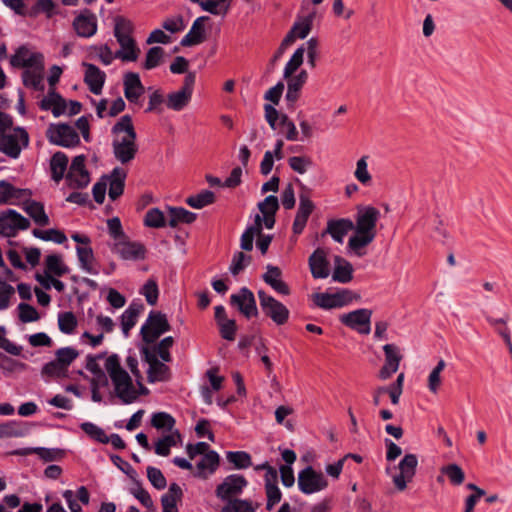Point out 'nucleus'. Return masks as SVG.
I'll use <instances>...</instances> for the list:
<instances>
[{
    "instance_id": "obj_1",
    "label": "nucleus",
    "mask_w": 512,
    "mask_h": 512,
    "mask_svg": "<svg viewBox=\"0 0 512 512\" xmlns=\"http://www.w3.org/2000/svg\"><path fill=\"white\" fill-rule=\"evenodd\" d=\"M380 218V211L371 205L357 206L354 223V235L348 240V249L353 251L358 257H362L365 252L362 250L371 244L377 235V222Z\"/></svg>"
},
{
    "instance_id": "obj_2",
    "label": "nucleus",
    "mask_w": 512,
    "mask_h": 512,
    "mask_svg": "<svg viewBox=\"0 0 512 512\" xmlns=\"http://www.w3.org/2000/svg\"><path fill=\"white\" fill-rule=\"evenodd\" d=\"M105 368L115 386V393L124 404H131L136 401L135 395H128L127 390L132 389V378L128 372L122 368L120 358L117 354H111L107 357Z\"/></svg>"
},
{
    "instance_id": "obj_3",
    "label": "nucleus",
    "mask_w": 512,
    "mask_h": 512,
    "mask_svg": "<svg viewBox=\"0 0 512 512\" xmlns=\"http://www.w3.org/2000/svg\"><path fill=\"white\" fill-rule=\"evenodd\" d=\"M170 330L171 325L166 314L152 310L140 329V335L144 343L153 344L161 335Z\"/></svg>"
},
{
    "instance_id": "obj_4",
    "label": "nucleus",
    "mask_w": 512,
    "mask_h": 512,
    "mask_svg": "<svg viewBox=\"0 0 512 512\" xmlns=\"http://www.w3.org/2000/svg\"><path fill=\"white\" fill-rule=\"evenodd\" d=\"M257 295L261 310L266 317L278 326L288 322L290 311L282 302L267 294L263 289L258 290Z\"/></svg>"
},
{
    "instance_id": "obj_5",
    "label": "nucleus",
    "mask_w": 512,
    "mask_h": 512,
    "mask_svg": "<svg viewBox=\"0 0 512 512\" xmlns=\"http://www.w3.org/2000/svg\"><path fill=\"white\" fill-rule=\"evenodd\" d=\"M14 134L2 133L0 129V151L10 158L17 159L22 147L29 145V134L25 128L17 126L13 128Z\"/></svg>"
},
{
    "instance_id": "obj_6",
    "label": "nucleus",
    "mask_w": 512,
    "mask_h": 512,
    "mask_svg": "<svg viewBox=\"0 0 512 512\" xmlns=\"http://www.w3.org/2000/svg\"><path fill=\"white\" fill-rule=\"evenodd\" d=\"M46 137L48 141L64 148H71L80 144V137L77 131L68 123L50 124Z\"/></svg>"
},
{
    "instance_id": "obj_7",
    "label": "nucleus",
    "mask_w": 512,
    "mask_h": 512,
    "mask_svg": "<svg viewBox=\"0 0 512 512\" xmlns=\"http://www.w3.org/2000/svg\"><path fill=\"white\" fill-rule=\"evenodd\" d=\"M247 486L248 480L243 475L230 474L216 486L215 496L225 503L239 498Z\"/></svg>"
},
{
    "instance_id": "obj_8",
    "label": "nucleus",
    "mask_w": 512,
    "mask_h": 512,
    "mask_svg": "<svg viewBox=\"0 0 512 512\" xmlns=\"http://www.w3.org/2000/svg\"><path fill=\"white\" fill-rule=\"evenodd\" d=\"M354 299H360V295L346 288L341 289L333 294L324 292L315 293L313 295L314 304L317 307L325 310L344 307L351 303Z\"/></svg>"
},
{
    "instance_id": "obj_9",
    "label": "nucleus",
    "mask_w": 512,
    "mask_h": 512,
    "mask_svg": "<svg viewBox=\"0 0 512 512\" xmlns=\"http://www.w3.org/2000/svg\"><path fill=\"white\" fill-rule=\"evenodd\" d=\"M196 81V73L189 71L183 81L182 87L167 95L166 106L174 111H182L191 101Z\"/></svg>"
},
{
    "instance_id": "obj_10",
    "label": "nucleus",
    "mask_w": 512,
    "mask_h": 512,
    "mask_svg": "<svg viewBox=\"0 0 512 512\" xmlns=\"http://www.w3.org/2000/svg\"><path fill=\"white\" fill-rule=\"evenodd\" d=\"M299 490L310 495L322 491L328 487V480L322 472L316 471L312 466H306L298 473Z\"/></svg>"
},
{
    "instance_id": "obj_11",
    "label": "nucleus",
    "mask_w": 512,
    "mask_h": 512,
    "mask_svg": "<svg viewBox=\"0 0 512 512\" xmlns=\"http://www.w3.org/2000/svg\"><path fill=\"white\" fill-rule=\"evenodd\" d=\"M296 182L299 184L302 192L299 195V207L293 221L292 230L294 234L299 235L304 231L315 205L309 198L310 190L299 179H296Z\"/></svg>"
},
{
    "instance_id": "obj_12",
    "label": "nucleus",
    "mask_w": 512,
    "mask_h": 512,
    "mask_svg": "<svg viewBox=\"0 0 512 512\" xmlns=\"http://www.w3.org/2000/svg\"><path fill=\"white\" fill-rule=\"evenodd\" d=\"M29 227V219L14 209H7L0 213V235L15 237L17 230H27Z\"/></svg>"
},
{
    "instance_id": "obj_13",
    "label": "nucleus",
    "mask_w": 512,
    "mask_h": 512,
    "mask_svg": "<svg viewBox=\"0 0 512 512\" xmlns=\"http://www.w3.org/2000/svg\"><path fill=\"white\" fill-rule=\"evenodd\" d=\"M417 455L408 453L400 460L398 464L399 473L393 477V483L398 491H404L407 484L410 483L417 471Z\"/></svg>"
},
{
    "instance_id": "obj_14",
    "label": "nucleus",
    "mask_w": 512,
    "mask_h": 512,
    "mask_svg": "<svg viewBox=\"0 0 512 512\" xmlns=\"http://www.w3.org/2000/svg\"><path fill=\"white\" fill-rule=\"evenodd\" d=\"M372 310L360 308L340 316V322L346 327L356 330L360 334H369L371 331Z\"/></svg>"
},
{
    "instance_id": "obj_15",
    "label": "nucleus",
    "mask_w": 512,
    "mask_h": 512,
    "mask_svg": "<svg viewBox=\"0 0 512 512\" xmlns=\"http://www.w3.org/2000/svg\"><path fill=\"white\" fill-rule=\"evenodd\" d=\"M85 155L75 156L72 160L70 170L66 174L69 187L83 189L90 183V174L85 166Z\"/></svg>"
},
{
    "instance_id": "obj_16",
    "label": "nucleus",
    "mask_w": 512,
    "mask_h": 512,
    "mask_svg": "<svg viewBox=\"0 0 512 512\" xmlns=\"http://www.w3.org/2000/svg\"><path fill=\"white\" fill-rule=\"evenodd\" d=\"M230 304L237 307L238 311L247 319L257 317L259 314L254 294L247 287H242L237 294H232Z\"/></svg>"
},
{
    "instance_id": "obj_17",
    "label": "nucleus",
    "mask_w": 512,
    "mask_h": 512,
    "mask_svg": "<svg viewBox=\"0 0 512 512\" xmlns=\"http://www.w3.org/2000/svg\"><path fill=\"white\" fill-rule=\"evenodd\" d=\"M72 27L77 36L90 38L97 32V17L90 9L85 8L74 18Z\"/></svg>"
},
{
    "instance_id": "obj_18",
    "label": "nucleus",
    "mask_w": 512,
    "mask_h": 512,
    "mask_svg": "<svg viewBox=\"0 0 512 512\" xmlns=\"http://www.w3.org/2000/svg\"><path fill=\"white\" fill-rule=\"evenodd\" d=\"M113 251L123 260L140 261L146 258L147 249L141 242L124 239L114 244Z\"/></svg>"
},
{
    "instance_id": "obj_19",
    "label": "nucleus",
    "mask_w": 512,
    "mask_h": 512,
    "mask_svg": "<svg viewBox=\"0 0 512 512\" xmlns=\"http://www.w3.org/2000/svg\"><path fill=\"white\" fill-rule=\"evenodd\" d=\"M287 81V92L285 94L286 106L289 111H294L296 102L299 100L301 90L308 79V73L302 69L297 75L286 78Z\"/></svg>"
},
{
    "instance_id": "obj_20",
    "label": "nucleus",
    "mask_w": 512,
    "mask_h": 512,
    "mask_svg": "<svg viewBox=\"0 0 512 512\" xmlns=\"http://www.w3.org/2000/svg\"><path fill=\"white\" fill-rule=\"evenodd\" d=\"M383 351L385 354V363L379 370L378 377L381 380H387L392 374L397 372L400 361L402 360V355L395 344H385Z\"/></svg>"
},
{
    "instance_id": "obj_21",
    "label": "nucleus",
    "mask_w": 512,
    "mask_h": 512,
    "mask_svg": "<svg viewBox=\"0 0 512 512\" xmlns=\"http://www.w3.org/2000/svg\"><path fill=\"white\" fill-rule=\"evenodd\" d=\"M82 66L85 67L84 83L90 92L94 95L101 94L106 80L105 72L92 63L82 62Z\"/></svg>"
},
{
    "instance_id": "obj_22",
    "label": "nucleus",
    "mask_w": 512,
    "mask_h": 512,
    "mask_svg": "<svg viewBox=\"0 0 512 512\" xmlns=\"http://www.w3.org/2000/svg\"><path fill=\"white\" fill-rule=\"evenodd\" d=\"M312 277L315 279L327 278L330 274V263L327 260V253L323 248H317L308 259Z\"/></svg>"
},
{
    "instance_id": "obj_23",
    "label": "nucleus",
    "mask_w": 512,
    "mask_h": 512,
    "mask_svg": "<svg viewBox=\"0 0 512 512\" xmlns=\"http://www.w3.org/2000/svg\"><path fill=\"white\" fill-rule=\"evenodd\" d=\"M112 146L115 158L122 164L132 161L138 152L136 139L130 137H123L121 141L114 140Z\"/></svg>"
},
{
    "instance_id": "obj_24",
    "label": "nucleus",
    "mask_w": 512,
    "mask_h": 512,
    "mask_svg": "<svg viewBox=\"0 0 512 512\" xmlns=\"http://www.w3.org/2000/svg\"><path fill=\"white\" fill-rule=\"evenodd\" d=\"M354 229V222L349 218L330 219L322 236L329 234L337 243H342L347 233Z\"/></svg>"
},
{
    "instance_id": "obj_25",
    "label": "nucleus",
    "mask_w": 512,
    "mask_h": 512,
    "mask_svg": "<svg viewBox=\"0 0 512 512\" xmlns=\"http://www.w3.org/2000/svg\"><path fill=\"white\" fill-rule=\"evenodd\" d=\"M208 20V16L196 18L189 32L182 38L180 45L183 47H191L203 43L206 40L205 22Z\"/></svg>"
},
{
    "instance_id": "obj_26",
    "label": "nucleus",
    "mask_w": 512,
    "mask_h": 512,
    "mask_svg": "<svg viewBox=\"0 0 512 512\" xmlns=\"http://www.w3.org/2000/svg\"><path fill=\"white\" fill-rule=\"evenodd\" d=\"M124 96L130 103H138L140 96L144 93L145 87L140 76L136 72H127L123 79Z\"/></svg>"
},
{
    "instance_id": "obj_27",
    "label": "nucleus",
    "mask_w": 512,
    "mask_h": 512,
    "mask_svg": "<svg viewBox=\"0 0 512 512\" xmlns=\"http://www.w3.org/2000/svg\"><path fill=\"white\" fill-rule=\"evenodd\" d=\"M39 107L44 111L51 110L54 117H59L64 114L67 103L55 88H50L48 95L40 101Z\"/></svg>"
},
{
    "instance_id": "obj_28",
    "label": "nucleus",
    "mask_w": 512,
    "mask_h": 512,
    "mask_svg": "<svg viewBox=\"0 0 512 512\" xmlns=\"http://www.w3.org/2000/svg\"><path fill=\"white\" fill-rule=\"evenodd\" d=\"M143 310V303L132 301L128 308L122 313L120 317L121 328L125 337L129 336L131 329L135 326L137 318Z\"/></svg>"
},
{
    "instance_id": "obj_29",
    "label": "nucleus",
    "mask_w": 512,
    "mask_h": 512,
    "mask_svg": "<svg viewBox=\"0 0 512 512\" xmlns=\"http://www.w3.org/2000/svg\"><path fill=\"white\" fill-rule=\"evenodd\" d=\"M108 177L110 181L108 195L112 201H115L124 193L127 173L123 168L115 167Z\"/></svg>"
},
{
    "instance_id": "obj_30",
    "label": "nucleus",
    "mask_w": 512,
    "mask_h": 512,
    "mask_svg": "<svg viewBox=\"0 0 512 512\" xmlns=\"http://www.w3.org/2000/svg\"><path fill=\"white\" fill-rule=\"evenodd\" d=\"M183 498V490L177 483H171L168 492L161 496L163 512H178L177 503Z\"/></svg>"
},
{
    "instance_id": "obj_31",
    "label": "nucleus",
    "mask_w": 512,
    "mask_h": 512,
    "mask_svg": "<svg viewBox=\"0 0 512 512\" xmlns=\"http://www.w3.org/2000/svg\"><path fill=\"white\" fill-rule=\"evenodd\" d=\"M23 210L39 226H47L50 223L49 217L45 212L44 205L36 200L27 199L23 202Z\"/></svg>"
},
{
    "instance_id": "obj_32",
    "label": "nucleus",
    "mask_w": 512,
    "mask_h": 512,
    "mask_svg": "<svg viewBox=\"0 0 512 512\" xmlns=\"http://www.w3.org/2000/svg\"><path fill=\"white\" fill-rule=\"evenodd\" d=\"M220 465V456L218 452L215 450H210L203 458L197 462L196 467L198 472L195 474L196 477L206 479L207 475L204 473L205 470H208L209 474H214Z\"/></svg>"
},
{
    "instance_id": "obj_33",
    "label": "nucleus",
    "mask_w": 512,
    "mask_h": 512,
    "mask_svg": "<svg viewBox=\"0 0 512 512\" xmlns=\"http://www.w3.org/2000/svg\"><path fill=\"white\" fill-rule=\"evenodd\" d=\"M169 220L168 225L171 228H176L179 223L192 224L197 219V214L191 212L183 207H168Z\"/></svg>"
},
{
    "instance_id": "obj_34",
    "label": "nucleus",
    "mask_w": 512,
    "mask_h": 512,
    "mask_svg": "<svg viewBox=\"0 0 512 512\" xmlns=\"http://www.w3.org/2000/svg\"><path fill=\"white\" fill-rule=\"evenodd\" d=\"M335 268L332 274L333 281L339 283H349L353 279V266L346 259L335 256Z\"/></svg>"
},
{
    "instance_id": "obj_35",
    "label": "nucleus",
    "mask_w": 512,
    "mask_h": 512,
    "mask_svg": "<svg viewBox=\"0 0 512 512\" xmlns=\"http://www.w3.org/2000/svg\"><path fill=\"white\" fill-rule=\"evenodd\" d=\"M29 433L27 422L11 420L6 423H0V439L11 437H23Z\"/></svg>"
},
{
    "instance_id": "obj_36",
    "label": "nucleus",
    "mask_w": 512,
    "mask_h": 512,
    "mask_svg": "<svg viewBox=\"0 0 512 512\" xmlns=\"http://www.w3.org/2000/svg\"><path fill=\"white\" fill-rule=\"evenodd\" d=\"M316 16V12L313 11L307 16L302 18L300 21H296L291 27L290 31L286 35L292 36V42L299 39H305L312 30L313 21Z\"/></svg>"
},
{
    "instance_id": "obj_37",
    "label": "nucleus",
    "mask_w": 512,
    "mask_h": 512,
    "mask_svg": "<svg viewBox=\"0 0 512 512\" xmlns=\"http://www.w3.org/2000/svg\"><path fill=\"white\" fill-rule=\"evenodd\" d=\"M68 166V157L62 151H57L53 154L50 160V169H51V177L56 182L59 183L67 170Z\"/></svg>"
},
{
    "instance_id": "obj_38",
    "label": "nucleus",
    "mask_w": 512,
    "mask_h": 512,
    "mask_svg": "<svg viewBox=\"0 0 512 512\" xmlns=\"http://www.w3.org/2000/svg\"><path fill=\"white\" fill-rule=\"evenodd\" d=\"M265 120L272 130L278 126L286 127L292 120L285 113H280L272 104H264Z\"/></svg>"
},
{
    "instance_id": "obj_39",
    "label": "nucleus",
    "mask_w": 512,
    "mask_h": 512,
    "mask_svg": "<svg viewBox=\"0 0 512 512\" xmlns=\"http://www.w3.org/2000/svg\"><path fill=\"white\" fill-rule=\"evenodd\" d=\"M76 253H77L79 265L82 270H84L85 272L92 274V275H97L99 273V271L97 269H95L93 266V261L95 260V258H94L93 249L90 246H87V247L77 246Z\"/></svg>"
},
{
    "instance_id": "obj_40",
    "label": "nucleus",
    "mask_w": 512,
    "mask_h": 512,
    "mask_svg": "<svg viewBox=\"0 0 512 512\" xmlns=\"http://www.w3.org/2000/svg\"><path fill=\"white\" fill-rule=\"evenodd\" d=\"M171 378L170 368L164 363V361L158 360L151 365L147 371V381L149 383L155 382H166Z\"/></svg>"
},
{
    "instance_id": "obj_41",
    "label": "nucleus",
    "mask_w": 512,
    "mask_h": 512,
    "mask_svg": "<svg viewBox=\"0 0 512 512\" xmlns=\"http://www.w3.org/2000/svg\"><path fill=\"white\" fill-rule=\"evenodd\" d=\"M216 195L213 191L205 189L185 199V203L194 209H202L215 203Z\"/></svg>"
},
{
    "instance_id": "obj_42",
    "label": "nucleus",
    "mask_w": 512,
    "mask_h": 512,
    "mask_svg": "<svg viewBox=\"0 0 512 512\" xmlns=\"http://www.w3.org/2000/svg\"><path fill=\"white\" fill-rule=\"evenodd\" d=\"M85 368L93 374V378L91 379V385L95 383L105 387L108 385V378L102 368L99 366L97 362H95V358H93L92 354L87 355Z\"/></svg>"
},
{
    "instance_id": "obj_43",
    "label": "nucleus",
    "mask_w": 512,
    "mask_h": 512,
    "mask_svg": "<svg viewBox=\"0 0 512 512\" xmlns=\"http://www.w3.org/2000/svg\"><path fill=\"white\" fill-rule=\"evenodd\" d=\"M39 13H44L48 19L61 14L60 11L56 9V5L52 0H37L31 7L28 15L35 17Z\"/></svg>"
},
{
    "instance_id": "obj_44",
    "label": "nucleus",
    "mask_w": 512,
    "mask_h": 512,
    "mask_svg": "<svg viewBox=\"0 0 512 512\" xmlns=\"http://www.w3.org/2000/svg\"><path fill=\"white\" fill-rule=\"evenodd\" d=\"M226 459L235 469H247L252 465L251 455L246 451H227Z\"/></svg>"
},
{
    "instance_id": "obj_45",
    "label": "nucleus",
    "mask_w": 512,
    "mask_h": 512,
    "mask_svg": "<svg viewBox=\"0 0 512 512\" xmlns=\"http://www.w3.org/2000/svg\"><path fill=\"white\" fill-rule=\"evenodd\" d=\"M304 53H305L304 45H301L294 51L291 58L285 65V68L283 71L284 78H290L300 68V66L303 64V61H304Z\"/></svg>"
},
{
    "instance_id": "obj_46",
    "label": "nucleus",
    "mask_w": 512,
    "mask_h": 512,
    "mask_svg": "<svg viewBox=\"0 0 512 512\" xmlns=\"http://www.w3.org/2000/svg\"><path fill=\"white\" fill-rule=\"evenodd\" d=\"M256 507L253 506L249 499L236 498L225 502L220 512H255Z\"/></svg>"
},
{
    "instance_id": "obj_47",
    "label": "nucleus",
    "mask_w": 512,
    "mask_h": 512,
    "mask_svg": "<svg viewBox=\"0 0 512 512\" xmlns=\"http://www.w3.org/2000/svg\"><path fill=\"white\" fill-rule=\"evenodd\" d=\"M32 234L34 237L41 239L43 241H53L57 244H63L67 241V237L65 233L58 229H48V230H40V229H33Z\"/></svg>"
},
{
    "instance_id": "obj_48",
    "label": "nucleus",
    "mask_w": 512,
    "mask_h": 512,
    "mask_svg": "<svg viewBox=\"0 0 512 512\" xmlns=\"http://www.w3.org/2000/svg\"><path fill=\"white\" fill-rule=\"evenodd\" d=\"M176 423L175 418L167 412H156L152 415L151 425L157 430L172 431Z\"/></svg>"
},
{
    "instance_id": "obj_49",
    "label": "nucleus",
    "mask_w": 512,
    "mask_h": 512,
    "mask_svg": "<svg viewBox=\"0 0 512 512\" xmlns=\"http://www.w3.org/2000/svg\"><path fill=\"white\" fill-rule=\"evenodd\" d=\"M165 51L160 46L151 47L147 53L145 61L142 64L143 69L152 70L158 67L164 57Z\"/></svg>"
},
{
    "instance_id": "obj_50",
    "label": "nucleus",
    "mask_w": 512,
    "mask_h": 512,
    "mask_svg": "<svg viewBox=\"0 0 512 512\" xmlns=\"http://www.w3.org/2000/svg\"><path fill=\"white\" fill-rule=\"evenodd\" d=\"M81 430L91 439L101 444H108V436L105 431L92 422H83L80 424Z\"/></svg>"
},
{
    "instance_id": "obj_51",
    "label": "nucleus",
    "mask_w": 512,
    "mask_h": 512,
    "mask_svg": "<svg viewBox=\"0 0 512 512\" xmlns=\"http://www.w3.org/2000/svg\"><path fill=\"white\" fill-rule=\"evenodd\" d=\"M112 134H119L121 132H125L127 134L126 137H130L132 139L137 138V134L132 123V117L128 114L123 115L119 121L113 125L111 129Z\"/></svg>"
},
{
    "instance_id": "obj_52",
    "label": "nucleus",
    "mask_w": 512,
    "mask_h": 512,
    "mask_svg": "<svg viewBox=\"0 0 512 512\" xmlns=\"http://www.w3.org/2000/svg\"><path fill=\"white\" fill-rule=\"evenodd\" d=\"M251 262L252 257L250 255H246L242 251H237L233 254L229 271L232 275L236 276L250 265Z\"/></svg>"
},
{
    "instance_id": "obj_53",
    "label": "nucleus",
    "mask_w": 512,
    "mask_h": 512,
    "mask_svg": "<svg viewBox=\"0 0 512 512\" xmlns=\"http://www.w3.org/2000/svg\"><path fill=\"white\" fill-rule=\"evenodd\" d=\"M441 473L446 475L451 484L455 486L461 485L465 480V473L463 469L455 463L443 466L441 468Z\"/></svg>"
},
{
    "instance_id": "obj_54",
    "label": "nucleus",
    "mask_w": 512,
    "mask_h": 512,
    "mask_svg": "<svg viewBox=\"0 0 512 512\" xmlns=\"http://www.w3.org/2000/svg\"><path fill=\"white\" fill-rule=\"evenodd\" d=\"M144 225L150 228H163L166 226L164 213L159 208L149 209L144 217Z\"/></svg>"
},
{
    "instance_id": "obj_55",
    "label": "nucleus",
    "mask_w": 512,
    "mask_h": 512,
    "mask_svg": "<svg viewBox=\"0 0 512 512\" xmlns=\"http://www.w3.org/2000/svg\"><path fill=\"white\" fill-rule=\"evenodd\" d=\"M77 323V318L71 311L62 312L58 315V327L64 334H72L77 327Z\"/></svg>"
},
{
    "instance_id": "obj_56",
    "label": "nucleus",
    "mask_w": 512,
    "mask_h": 512,
    "mask_svg": "<svg viewBox=\"0 0 512 512\" xmlns=\"http://www.w3.org/2000/svg\"><path fill=\"white\" fill-rule=\"evenodd\" d=\"M67 371L66 367L60 364L57 359H54L44 364L41 374L52 378H61L67 376Z\"/></svg>"
},
{
    "instance_id": "obj_57",
    "label": "nucleus",
    "mask_w": 512,
    "mask_h": 512,
    "mask_svg": "<svg viewBox=\"0 0 512 512\" xmlns=\"http://www.w3.org/2000/svg\"><path fill=\"white\" fill-rule=\"evenodd\" d=\"M140 293L145 296L149 305H155L159 297L157 281L153 278H149L141 288Z\"/></svg>"
},
{
    "instance_id": "obj_58",
    "label": "nucleus",
    "mask_w": 512,
    "mask_h": 512,
    "mask_svg": "<svg viewBox=\"0 0 512 512\" xmlns=\"http://www.w3.org/2000/svg\"><path fill=\"white\" fill-rule=\"evenodd\" d=\"M17 309L19 312L18 317L23 323L35 322L40 318L37 309L28 303H20Z\"/></svg>"
},
{
    "instance_id": "obj_59",
    "label": "nucleus",
    "mask_w": 512,
    "mask_h": 512,
    "mask_svg": "<svg viewBox=\"0 0 512 512\" xmlns=\"http://www.w3.org/2000/svg\"><path fill=\"white\" fill-rule=\"evenodd\" d=\"M147 478L151 485L157 490H163L167 486V480L159 468L148 466L146 469Z\"/></svg>"
},
{
    "instance_id": "obj_60",
    "label": "nucleus",
    "mask_w": 512,
    "mask_h": 512,
    "mask_svg": "<svg viewBox=\"0 0 512 512\" xmlns=\"http://www.w3.org/2000/svg\"><path fill=\"white\" fill-rule=\"evenodd\" d=\"M55 355L58 362L68 369L70 364L79 356V352L75 348L67 346L59 348Z\"/></svg>"
},
{
    "instance_id": "obj_61",
    "label": "nucleus",
    "mask_w": 512,
    "mask_h": 512,
    "mask_svg": "<svg viewBox=\"0 0 512 512\" xmlns=\"http://www.w3.org/2000/svg\"><path fill=\"white\" fill-rule=\"evenodd\" d=\"M265 493L267 497L266 509L271 511L275 505H277L282 499V492L277 485L268 483L264 485Z\"/></svg>"
},
{
    "instance_id": "obj_62",
    "label": "nucleus",
    "mask_w": 512,
    "mask_h": 512,
    "mask_svg": "<svg viewBox=\"0 0 512 512\" xmlns=\"http://www.w3.org/2000/svg\"><path fill=\"white\" fill-rule=\"evenodd\" d=\"M43 77L41 74H37L30 70H25L22 73V81L24 86L33 88L36 91H43L44 85L42 83Z\"/></svg>"
},
{
    "instance_id": "obj_63",
    "label": "nucleus",
    "mask_w": 512,
    "mask_h": 512,
    "mask_svg": "<svg viewBox=\"0 0 512 512\" xmlns=\"http://www.w3.org/2000/svg\"><path fill=\"white\" fill-rule=\"evenodd\" d=\"M37 455L44 462H52L63 459L65 456V451L60 448L38 447Z\"/></svg>"
},
{
    "instance_id": "obj_64",
    "label": "nucleus",
    "mask_w": 512,
    "mask_h": 512,
    "mask_svg": "<svg viewBox=\"0 0 512 512\" xmlns=\"http://www.w3.org/2000/svg\"><path fill=\"white\" fill-rule=\"evenodd\" d=\"M288 164L293 171L304 174L313 162L306 156H293L288 159Z\"/></svg>"
}]
</instances>
